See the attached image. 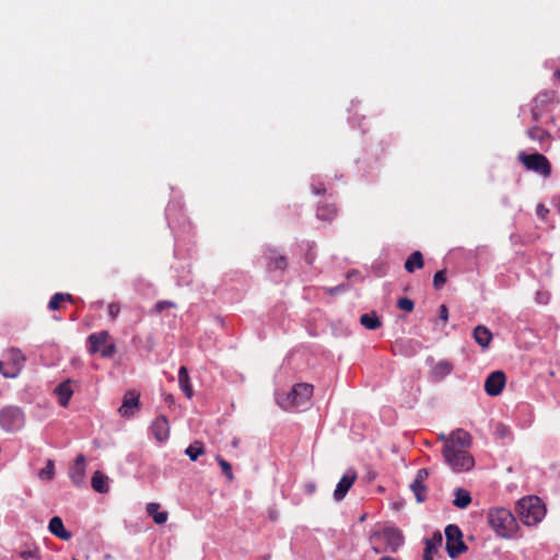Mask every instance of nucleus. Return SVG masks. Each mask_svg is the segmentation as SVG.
I'll list each match as a JSON object with an SVG mask.
<instances>
[{
  "instance_id": "obj_1",
  "label": "nucleus",
  "mask_w": 560,
  "mask_h": 560,
  "mask_svg": "<svg viewBox=\"0 0 560 560\" xmlns=\"http://www.w3.org/2000/svg\"><path fill=\"white\" fill-rule=\"evenodd\" d=\"M470 444L471 436L463 429L455 430L446 440L442 453L454 471H467L474 467L475 460L468 451Z\"/></svg>"
},
{
  "instance_id": "obj_2",
  "label": "nucleus",
  "mask_w": 560,
  "mask_h": 560,
  "mask_svg": "<svg viewBox=\"0 0 560 560\" xmlns=\"http://www.w3.org/2000/svg\"><path fill=\"white\" fill-rule=\"evenodd\" d=\"M370 540L375 553H395L404 544V535L398 528L385 527L383 530L373 533Z\"/></svg>"
},
{
  "instance_id": "obj_3",
  "label": "nucleus",
  "mask_w": 560,
  "mask_h": 560,
  "mask_svg": "<svg viewBox=\"0 0 560 560\" xmlns=\"http://www.w3.org/2000/svg\"><path fill=\"white\" fill-rule=\"evenodd\" d=\"M488 523L491 528L503 538L511 537L517 528L514 515L504 508L490 510L488 513Z\"/></svg>"
},
{
  "instance_id": "obj_4",
  "label": "nucleus",
  "mask_w": 560,
  "mask_h": 560,
  "mask_svg": "<svg viewBox=\"0 0 560 560\" xmlns=\"http://www.w3.org/2000/svg\"><path fill=\"white\" fill-rule=\"evenodd\" d=\"M314 387L308 383L295 384L289 393L278 398L283 409L304 407L313 396Z\"/></svg>"
},
{
  "instance_id": "obj_5",
  "label": "nucleus",
  "mask_w": 560,
  "mask_h": 560,
  "mask_svg": "<svg viewBox=\"0 0 560 560\" xmlns=\"http://www.w3.org/2000/svg\"><path fill=\"white\" fill-rule=\"evenodd\" d=\"M521 520L526 525L537 524L545 516L546 510L538 497H525L517 503Z\"/></svg>"
},
{
  "instance_id": "obj_6",
  "label": "nucleus",
  "mask_w": 560,
  "mask_h": 560,
  "mask_svg": "<svg viewBox=\"0 0 560 560\" xmlns=\"http://www.w3.org/2000/svg\"><path fill=\"white\" fill-rule=\"evenodd\" d=\"M3 360H0V373L7 378H15L21 373L26 357L19 348H10L4 351Z\"/></svg>"
},
{
  "instance_id": "obj_7",
  "label": "nucleus",
  "mask_w": 560,
  "mask_h": 560,
  "mask_svg": "<svg viewBox=\"0 0 560 560\" xmlns=\"http://www.w3.org/2000/svg\"><path fill=\"white\" fill-rule=\"evenodd\" d=\"M517 160L523 166L530 172L540 175L544 178H549L552 173V166L550 161L541 153L535 152L527 154L520 152Z\"/></svg>"
},
{
  "instance_id": "obj_8",
  "label": "nucleus",
  "mask_w": 560,
  "mask_h": 560,
  "mask_svg": "<svg viewBox=\"0 0 560 560\" xmlns=\"http://www.w3.org/2000/svg\"><path fill=\"white\" fill-rule=\"evenodd\" d=\"M109 334L107 330L91 334L88 337L90 353L100 352L103 358H112L116 353L115 343H108Z\"/></svg>"
},
{
  "instance_id": "obj_9",
  "label": "nucleus",
  "mask_w": 560,
  "mask_h": 560,
  "mask_svg": "<svg viewBox=\"0 0 560 560\" xmlns=\"http://www.w3.org/2000/svg\"><path fill=\"white\" fill-rule=\"evenodd\" d=\"M446 551L452 559L467 550V546L463 540V533L457 525L450 524L445 528Z\"/></svg>"
},
{
  "instance_id": "obj_10",
  "label": "nucleus",
  "mask_w": 560,
  "mask_h": 560,
  "mask_svg": "<svg viewBox=\"0 0 560 560\" xmlns=\"http://www.w3.org/2000/svg\"><path fill=\"white\" fill-rule=\"evenodd\" d=\"M0 425L8 432L19 431L24 425V415L19 407L9 406L0 410Z\"/></svg>"
},
{
  "instance_id": "obj_11",
  "label": "nucleus",
  "mask_w": 560,
  "mask_h": 560,
  "mask_svg": "<svg viewBox=\"0 0 560 560\" xmlns=\"http://www.w3.org/2000/svg\"><path fill=\"white\" fill-rule=\"evenodd\" d=\"M506 383L504 372L494 371L485 381V390L489 396H498L502 393Z\"/></svg>"
},
{
  "instance_id": "obj_12",
  "label": "nucleus",
  "mask_w": 560,
  "mask_h": 560,
  "mask_svg": "<svg viewBox=\"0 0 560 560\" xmlns=\"http://www.w3.org/2000/svg\"><path fill=\"white\" fill-rule=\"evenodd\" d=\"M357 478L358 475L354 469L347 470V472L341 477V479L337 483V487L334 491V498L336 501H341L347 495L349 489L353 486Z\"/></svg>"
},
{
  "instance_id": "obj_13",
  "label": "nucleus",
  "mask_w": 560,
  "mask_h": 560,
  "mask_svg": "<svg viewBox=\"0 0 560 560\" xmlns=\"http://www.w3.org/2000/svg\"><path fill=\"white\" fill-rule=\"evenodd\" d=\"M429 477V471L425 468H421L417 471L416 478L410 485V489L413 492L418 502H423L427 499L428 489L424 485V480Z\"/></svg>"
},
{
  "instance_id": "obj_14",
  "label": "nucleus",
  "mask_w": 560,
  "mask_h": 560,
  "mask_svg": "<svg viewBox=\"0 0 560 560\" xmlns=\"http://www.w3.org/2000/svg\"><path fill=\"white\" fill-rule=\"evenodd\" d=\"M140 395L136 390L128 392L118 409L121 417H131L139 409Z\"/></svg>"
},
{
  "instance_id": "obj_15",
  "label": "nucleus",
  "mask_w": 560,
  "mask_h": 560,
  "mask_svg": "<svg viewBox=\"0 0 560 560\" xmlns=\"http://www.w3.org/2000/svg\"><path fill=\"white\" fill-rule=\"evenodd\" d=\"M86 460L83 454H79L69 469V477L74 486H81L85 479Z\"/></svg>"
},
{
  "instance_id": "obj_16",
  "label": "nucleus",
  "mask_w": 560,
  "mask_h": 560,
  "mask_svg": "<svg viewBox=\"0 0 560 560\" xmlns=\"http://www.w3.org/2000/svg\"><path fill=\"white\" fill-rule=\"evenodd\" d=\"M150 429L154 439L160 443L166 441L170 436V423L165 416L156 417Z\"/></svg>"
},
{
  "instance_id": "obj_17",
  "label": "nucleus",
  "mask_w": 560,
  "mask_h": 560,
  "mask_svg": "<svg viewBox=\"0 0 560 560\" xmlns=\"http://www.w3.org/2000/svg\"><path fill=\"white\" fill-rule=\"evenodd\" d=\"M442 541L443 537L440 532L434 533L431 538L425 539L423 560H433V557L438 552V548L442 545Z\"/></svg>"
},
{
  "instance_id": "obj_18",
  "label": "nucleus",
  "mask_w": 560,
  "mask_h": 560,
  "mask_svg": "<svg viewBox=\"0 0 560 560\" xmlns=\"http://www.w3.org/2000/svg\"><path fill=\"white\" fill-rule=\"evenodd\" d=\"M48 529L51 534L62 540H69L72 537V534L65 528L62 520L59 516H54L49 521Z\"/></svg>"
},
{
  "instance_id": "obj_19",
  "label": "nucleus",
  "mask_w": 560,
  "mask_h": 560,
  "mask_svg": "<svg viewBox=\"0 0 560 560\" xmlns=\"http://www.w3.org/2000/svg\"><path fill=\"white\" fill-rule=\"evenodd\" d=\"M472 337L482 349L488 348L492 340L491 331L482 325H479L474 329Z\"/></svg>"
},
{
  "instance_id": "obj_20",
  "label": "nucleus",
  "mask_w": 560,
  "mask_h": 560,
  "mask_svg": "<svg viewBox=\"0 0 560 560\" xmlns=\"http://www.w3.org/2000/svg\"><path fill=\"white\" fill-rule=\"evenodd\" d=\"M55 393L58 397V401L60 404V406L62 407H67L68 404H69V400L73 394L72 389H71V385H70V381H66V382H62L60 383L56 388H55Z\"/></svg>"
},
{
  "instance_id": "obj_21",
  "label": "nucleus",
  "mask_w": 560,
  "mask_h": 560,
  "mask_svg": "<svg viewBox=\"0 0 560 560\" xmlns=\"http://www.w3.org/2000/svg\"><path fill=\"white\" fill-rule=\"evenodd\" d=\"M178 384L187 398H191L194 395L192 386L190 384V377L186 366H180L178 371Z\"/></svg>"
},
{
  "instance_id": "obj_22",
  "label": "nucleus",
  "mask_w": 560,
  "mask_h": 560,
  "mask_svg": "<svg viewBox=\"0 0 560 560\" xmlns=\"http://www.w3.org/2000/svg\"><path fill=\"white\" fill-rule=\"evenodd\" d=\"M268 269L269 270H281L283 271L287 266V258L283 255L278 254L276 250L270 249L268 253Z\"/></svg>"
},
{
  "instance_id": "obj_23",
  "label": "nucleus",
  "mask_w": 560,
  "mask_h": 560,
  "mask_svg": "<svg viewBox=\"0 0 560 560\" xmlns=\"http://www.w3.org/2000/svg\"><path fill=\"white\" fill-rule=\"evenodd\" d=\"M338 213V209L334 203H325L317 208L316 217L326 222H331Z\"/></svg>"
},
{
  "instance_id": "obj_24",
  "label": "nucleus",
  "mask_w": 560,
  "mask_h": 560,
  "mask_svg": "<svg viewBox=\"0 0 560 560\" xmlns=\"http://www.w3.org/2000/svg\"><path fill=\"white\" fill-rule=\"evenodd\" d=\"M91 486L94 491L106 493L108 491V477L101 471H95L91 479Z\"/></svg>"
},
{
  "instance_id": "obj_25",
  "label": "nucleus",
  "mask_w": 560,
  "mask_h": 560,
  "mask_svg": "<svg viewBox=\"0 0 560 560\" xmlns=\"http://www.w3.org/2000/svg\"><path fill=\"white\" fill-rule=\"evenodd\" d=\"M423 267V256L421 252H413L405 262V269L412 273L416 269H421Z\"/></svg>"
},
{
  "instance_id": "obj_26",
  "label": "nucleus",
  "mask_w": 560,
  "mask_h": 560,
  "mask_svg": "<svg viewBox=\"0 0 560 560\" xmlns=\"http://www.w3.org/2000/svg\"><path fill=\"white\" fill-rule=\"evenodd\" d=\"M453 371V364L448 361H440L432 369V376L435 380H442Z\"/></svg>"
},
{
  "instance_id": "obj_27",
  "label": "nucleus",
  "mask_w": 560,
  "mask_h": 560,
  "mask_svg": "<svg viewBox=\"0 0 560 560\" xmlns=\"http://www.w3.org/2000/svg\"><path fill=\"white\" fill-rule=\"evenodd\" d=\"M160 504L159 503H149L147 505V513L153 518V521L161 525L164 524L167 521V513L166 512H160Z\"/></svg>"
},
{
  "instance_id": "obj_28",
  "label": "nucleus",
  "mask_w": 560,
  "mask_h": 560,
  "mask_svg": "<svg viewBox=\"0 0 560 560\" xmlns=\"http://www.w3.org/2000/svg\"><path fill=\"white\" fill-rule=\"evenodd\" d=\"M527 136L529 139L538 141L539 143H545L551 139V135L538 126L528 129Z\"/></svg>"
},
{
  "instance_id": "obj_29",
  "label": "nucleus",
  "mask_w": 560,
  "mask_h": 560,
  "mask_svg": "<svg viewBox=\"0 0 560 560\" xmlns=\"http://www.w3.org/2000/svg\"><path fill=\"white\" fill-rule=\"evenodd\" d=\"M471 502L470 493L464 489H457L455 491V498L453 504L459 509L467 508Z\"/></svg>"
},
{
  "instance_id": "obj_30",
  "label": "nucleus",
  "mask_w": 560,
  "mask_h": 560,
  "mask_svg": "<svg viewBox=\"0 0 560 560\" xmlns=\"http://www.w3.org/2000/svg\"><path fill=\"white\" fill-rule=\"evenodd\" d=\"M360 323L362 326L370 330L377 329L382 325L380 318L375 315V313H365L361 315Z\"/></svg>"
},
{
  "instance_id": "obj_31",
  "label": "nucleus",
  "mask_w": 560,
  "mask_h": 560,
  "mask_svg": "<svg viewBox=\"0 0 560 560\" xmlns=\"http://www.w3.org/2000/svg\"><path fill=\"white\" fill-rule=\"evenodd\" d=\"M205 446L201 441H195L185 450V454L192 462L197 460L199 456L205 454Z\"/></svg>"
},
{
  "instance_id": "obj_32",
  "label": "nucleus",
  "mask_w": 560,
  "mask_h": 560,
  "mask_svg": "<svg viewBox=\"0 0 560 560\" xmlns=\"http://www.w3.org/2000/svg\"><path fill=\"white\" fill-rule=\"evenodd\" d=\"M63 302H73V298L70 293H56L51 296L48 307L52 311L59 310L61 303Z\"/></svg>"
},
{
  "instance_id": "obj_33",
  "label": "nucleus",
  "mask_w": 560,
  "mask_h": 560,
  "mask_svg": "<svg viewBox=\"0 0 560 560\" xmlns=\"http://www.w3.org/2000/svg\"><path fill=\"white\" fill-rule=\"evenodd\" d=\"M217 462L220 465L222 472L226 476V478L232 481L234 479V475L232 472V466L229 462H226L221 456H217Z\"/></svg>"
},
{
  "instance_id": "obj_34",
  "label": "nucleus",
  "mask_w": 560,
  "mask_h": 560,
  "mask_svg": "<svg viewBox=\"0 0 560 560\" xmlns=\"http://www.w3.org/2000/svg\"><path fill=\"white\" fill-rule=\"evenodd\" d=\"M445 283H446V270L443 269V270H439L438 272H435V275L433 277V287L436 290H441Z\"/></svg>"
},
{
  "instance_id": "obj_35",
  "label": "nucleus",
  "mask_w": 560,
  "mask_h": 560,
  "mask_svg": "<svg viewBox=\"0 0 560 560\" xmlns=\"http://www.w3.org/2000/svg\"><path fill=\"white\" fill-rule=\"evenodd\" d=\"M55 475V466L52 460H48L46 464V467L43 468L39 472V477L42 479L50 480L54 478Z\"/></svg>"
},
{
  "instance_id": "obj_36",
  "label": "nucleus",
  "mask_w": 560,
  "mask_h": 560,
  "mask_svg": "<svg viewBox=\"0 0 560 560\" xmlns=\"http://www.w3.org/2000/svg\"><path fill=\"white\" fill-rule=\"evenodd\" d=\"M397 306L402 310V311H406V312H412L413 308H415V303L412 300L408 299V298H400L398 301H397Z\"/></svg>"
},
{
  "instance_id": "obj_37",
  "label": "nucleus",
  "mask_w": 560,
  "mask_h": 560,
  "mask_svg": "<svg viewBox=\"0 0 560 560\" xmlns=\"http://www.w3.org/2000/svg\"><path fill=\"white\" fill-rule=\"evenodd\" d=\"M347 289H348V287L346 284H338L336 287L325 288L324 290L329 295H337V294L346 292Z\"/></svg>"
},
{
  "instance_id": "obj_38",
  "label": "nucleus",
  "mask_w": 560,
  "mask_h": 560,
  "mask_svg": "<svg viewBox=\"0 0 560 560\" xmlns=\"http://www.w3.org/2000/svg\"><path fill=\"white\" fill-rule=\"evenodd\" d=\"M107 311H108L109 317L112 319H116V317L120 313V305H119V303H117V302L109 303L108 307H107Z\"/></svg>"
},
{
  "instance_id": "obj_39",
  "label": "nucleus",
  "mask_w": 560,
  "mask_h": 560,
  "mask_svg": "<svg viewBox=\"0 0 560 560\" xmlns=\"http://www.w3.org/2000/svg\"><path fill=\"white\" fill-rule=\"evenodd\" d=\"M495 435L500 439L510 436V429L504 424H498L495 428Z\"/></svg>"
},
{
  "instance_id": "obj_40",
  "label": "nucleus",
  "mask_w": 560,
  "mask_h": 560,
  "mask_svg": "<svg viewBox=\"0 0 560 560\" xmlns=\"http://www.w3.org/2000/svg\"><path fill=\"white\" fill-rule=\"evenodd\" d=\"M168 307H175V304L171 301H159L154 306V311L156 313H161L163 310Z\"/></svg>"
},
{
  "instance_id": "obj_41",
  "label": "nucleus",
  "mask_w": 560,
  "mask_h": 560,
  "mask_svg": "<svg viewBox=\"0 0 560 560\" xmlns=\"http://www.w3.org/2000/svg\"><path fill=\"white\" fill-rule=\"evenodd\" d=\"M315 243H313L306 252L304 259L308 265H312L316 258L315 252L313 250Z\"/></svg>"
},
{
  "instance_id": "obj_42",
  "label": "nucleus",
  "mask_w": 560,
  "mask_h": 560,
  "mask_svg": "<svg viewBox=\"0 0 560 560\" xmlns=\"http://www.w3.org/2000/svg\"><path fill=\"white\" fill-rule=\"evenodd\" d=\"M21 558L28 560L31 558H38V549L25 550L20 553Z\"/></svg>"
},
{
  "instance_id": "obj_43",
  "label": "nucleus",
  "mask_w": 560,
  "mask_h": 560,
  "mask_svg": "<svg viewBox=\"0 0 560 560\" xmlns=\"http://www.w3.org/2000/svg\"><path fill=\"white\" fill-rule=\"evenodd\" d=\"M439 317L442 322L446 323L448 320V308L445 304H442L440 306V314Z\"/></svg>"
},
{
  "instance_id": "obj_44",
  "label": "nucleus",
  "mask_w": 560,
  "mask_h": 560,
  "mask_svg": "<svg viewBox=\"0 0 560 560\" xmlns=\"http://www.w3.org/2000/svg\"><path fill=\"white\" fill-rule=\"evenodd\" d=\"M536 212H537L538 217H540L541 219H545L546 215L549 213V210L544 205L539 203L537 206Z\"/></svg>"
},
{
  "instance_id": "obj_45",
  "label": "nucleus",
  "mask_w": 560,
  "mask_h": 560,
  "mask_svg": "<svg viewBox=\"0 0 560 560\" xmlns=\"http://www.w3.org/2000/svg\"><path fill=\"white\" fill-rule=\"evenodd\" d=\"M312 191L315 195H324L326 192V188L323 184L312 185Z\"/></svg>"
},
{
  "instance_id": "obj_46",
  "label": "nucleus",
  "mask_w": 560,
  "mask_h": 560,
  "mask_svg": "<svg viewBox=\"0 0 560 560\" xmlns=\"http://www.w3.org/2000/svg\"><path fill=\"white\" fill-rule=\"evenodd\" d=\"M532 115H533V119H534L535 121H538L539 116H538V114H537L535 110H533V112H532Z\"/></svg>"
},
{
  "instance_id": "obj_47",
  "label": "nucleus",
  "mask_w": 560,
  "mask_h": 560,
  "mask_svg": "<svg viewBox=\"0 0 560 560\" xmlns=\"http://www.w3.org/2000/svg\"><path fill=\"white\" fill-rule=\"evenodd\" d=\"M380 560H398V559H395L393 557L386 556V557H382Z\"/></svg>"
},
{
  "instance_id": "obj_48",
  "label": "nucleus",
  "mask_w": 560,
  "mask_h": 560,
  "mask_svg": "<svg viewBox=\"0 0 560 560\" xmlns=\"http://www.w3.org/2000/svg\"><path fill=\"white\" fill-rule=\"evenodd\" d=\"M555 77H556L558 80H560V69H557V70L555 71Z\"/></svg>"
},
{
  "instance_id": "obj_49",
  "label": "nucleus",
  "mask_w": 560,
  "mask_h": 560,
  "mask_svg": "<svg viewBox=\"0 0 560 560\" xmlns=\"http://www.w3.org/2000/svg\"><path fill=\"white\" fill-rule=\"evenodd\" d=\"M556 207L558 211L560 212V197L556 200Z\"/></svg>"
},
{
  "instance_id": "obj_50",
  "label": "nucleus",
  "mask_w": 560,
  "mask_h": 560,
  "mask_svg": "<svg viewBox=\"0 0 560 560\" xmlns=\"http://www.w3.org/2000/svg\"><path fill=\"white\" fill-rule=\"evenodd\" d=\"M232 444H233V446H235V447H236V446H237V444H238V441H237L236 439H234V440H233V442H232Z\"/></svg>"
},
{
  "instance_id": "obj_51",
  "label": "nucleus",
  "mask_w": 560,
  "mask_h": 560,
  "mask_svg": "<svg viewBox=\"0 0 560 560\" xmlns=\"http://www.w3.org/2000/svg\"><path fill=\"white\" fill-rule=\"evenodd\" d=\"M308 490H310V491H313V490H314V486L308 487Z\"/></svg>"
},
{
  "instance_id": "obj_52",
  "label": "nucleus",
  "mask_w": 560,
  "mask_h": 560,
  "mask_svg": "<svg viewBox=\"0 0 560 560\" xmlns=\"http://www.w3.org/2000/svg\"><path fill=\"white\" fill-rule=\"evenodd\" d=\"M308 490H310V491H313V490H314V486L308 487Z\"/></svg>"
},
{
  "instance_id": "obj_53",
  "label": "nucleus",
  "mask_w": 560,
  "mask_h": 560,
  "mask_svg": "<svg viewBox=\"0 0 560 560\" xmlns=\"http://www.w3.org/2000/svg\"><path fill=\"white\" fill-rule=\"evenodd\" d=\"M73 560H77V559H73Z\"/></svg>"
}]
</instances>
